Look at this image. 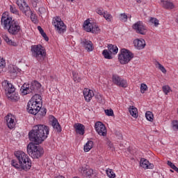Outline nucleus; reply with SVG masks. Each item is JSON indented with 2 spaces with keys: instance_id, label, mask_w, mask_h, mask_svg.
Returning <instances> with one entry per match:
<instances>
[{
  "instance_id": "nucleus-1",
  "label": "nucleus",
  "mask_w": 178,
  "mask_h": 178,
  "mask_svg": "<svg viewBox=\"0 0 178 178\" xmlns=\"http://www.w3.org/2000/svg\"><path fill=\"white\" fill-rule=\"evenodd\" d=\"M49 134V127L44 124L35 125L32 130L29 133L30 141L35 144H41Z\"/></svg>"
},
{
  "instance_id": "nucleus-2",
  "label": "nucleus",
  "mask_w": 178,
  "mask_h": 178,
  "mask_svg": "<svg viewBox=\"0 0 178 178\" xmlns=\"http://www.w3.org/2000/svg\"><path fill=\"white\" fill-rule=\"evenodd\" d=\"M15 159L11 161V165L15 169H19L20 170H30L31 169V159L29 157V155L24 153L23 151H17L14 153Z\"/></svg>"
},
{
  "instance_id": "nucleus-3",
  "label": "nucleus",
  "mask_w": 178,
  "mask_h": 178,
  "mask_svg": "<svg viewBox=\"0 0 178 178\" xmlns=\"http://www.w3.org/2000/svg\"><path fill=\"white\" fill-rule=\"evenodd\" d=\"M42 107V97L38 94L33 95L28 102L26 111L31 115H37Z\"/></svg>"
},
{
  "instance_id": "nucleus-4",
  "label": "nucleus",
  "mask_w": 178,
  "mask_h": 178,
  "mask_svg": "<svg viewBox=\"0 0 178 178\" xmlns=\"http://www.w3.org/2000/svg\"><path fill=\"white\" fill-rule=\"evenodd\" d=\"M32 56L39 62H44L47 58L45 47L41 44H34L31 47Z\"/></svg>"
},
{
  "instance_id": "nucleus-5",
  "label": "nucleus",
  "mask_w": 178,
  "mask_h": 178,
  "mask_svg": "<svg viewBox=\"0 0 178 178\" xmlns=\"http://www.w3.org/2000/svg\"><path fill=\"white\" fill-rule=\"evenodd\" d=\"M22 95L27 94H35V92H41V83L37 81H32L29 85H23L21 88Z\"/></svg>"
},
{
  "instance_id": "nucleus-6",
  "label": "nucleus",
  "mask_w": 178,
  "mask_h": 178,
  "mask_svg": "<svg viewBox=\"0 0 178 178\" xmlns=\"http://www.w3.org/2000/svg\"><path fill=\"white\" fill-rule=\"evenodd\" d=\"M27 152L29 156L33 159L41 158L44 154V149L40 146L35 145L33 143H29L27 146Z\"/></svg>"
},
{
  "instance_id": "nucleus-7",
  "label": "nucleus",
  "mask_w": 178,
  "mask_h": 178,
  "mask_svg": "<svg viewBox=\"0 0 178 178\" xmlns=\"http://www.w3.org/2000/svg\"><path fill=\"white\" fill-rule=\"evenodd\" d=\"M132 58H134L133 53L126 49H122L121 53L118 56V60L121 65H127Z\"/></svg>"
},
{
  "instance_id": "nucleus-8",
  "label": "nucleus",
  "mask_w": 178,
  "mask_h": 178,
  "mask_svg": "<svg viewBox=\"0 0 178 178\" xmlns=\"http://www.w3.org/2000/svg\"><path fill=\"white\" fill-rule=\"evenodd\" d=\"M52 24L55 27L56 31L58 33V34H63L65 31H66V25L65 22L62 21V19L59 17H56L53 18Z\"/></svg>"
},
{
  "instance_id": "nucleus-9",
  "label": "nucleus",
  "mask_w": 178,
  "mask_h": 178,
  "mask_svg": "<svg viewBox=\"0 0 178 178\" xmlns=\"http://www.w3.org/2000/svg\"><path fill=\"white\" fill-rule=\"evenodd\" d=\"M83 29L88 33H92L93 34H99L100 33L101 29L99 26L97 25L95 23H90V21L86 20L83 23Z\"/></svg>"
},
{
  "instance_id": "nucleus-10",
  "label": "nucleus",
  "mask_w": 178,
  "mask_h": 178,
  "mask_svg": "<svg viewBox=\"0 0 178 178\" xmlns=\"http://www.w3.org/2000/svg\"><path fill=\"white\" fill-rule=\"evenodd\" d=\"M15 2L22 13L29 17L30 13H31V9L30 8V6H29V4L26 3L24 0H15Z\"/></svg>"
},
{
  "instance_id": "nucleus-11",
  "label": "nucleus",
  "mask_w": 178,
  "mask_h": 178,
  "mask_svg": "<svg viewBox=\"0 0 178 178\" xmlns=\"http://www.w3.org/2000/svg\"><path fill=\"white\" fill-rule=\"evenodd\" d=\"M132 29L136 31L138 34L145 35L147 34V26L141 21H138L132 26Z\"/></svg>"
},
{
  "instance_id": "nucleus-12",
  "label": "nucleus",
  "mask_w": 178,
  "mask_h": 178,
  "mask_svg": "<svg viewBox=\"0 0 178 178\" xmlns=\"http://www.w3.org/2000/svg\"><path fill=\"white\" fill-rule=\"evenodd\" d=\"M1 22V26H3V29L8 30V28L10 27V24H12V22H15V20H13L12 17L9 16L8 13H4L2 15Z\"/></svg>"
},
{
  "instance_id": "nucleus-13",
  "label": "nucleus",
  "mask_w": 178,
  "mask_h": 178,
  "mask_svg": "<svg viewBox=\"0 0 178 178\" xmlns=\"http://www.w3.org/2000/svg\"><path fill=\"white\" fill-rule=\"evenodd\" d=\"M7 30L10 34H12L13 35H16L20 33V30H22V29L20 28V25H19V23L17 22L13 21V22L10 25V27H8Z\"/></svg>"
},
{
  "instance_id": "nucleus-14",
  "label": "nucleus",
  "mask_w": 178,
  "mask_h": 178,
  "mask_svg": "<svg viewBox=\"0 0 178 178\" xmlns=\"http://www.w3.org/2000/svg\"><path fill=\"white\" fill-rule=\"evenodd\" d=\"M6 124L10 130L15 129L16 126V117L9 113L5 117Z\"/></svg>"
},
{
  "instance_id": "nucleus-15",
  "label": "nucleus",
  "mask_w": 178,
  "mask_h": 178,
  "mask_svg": "<svg viewBox=\"0 0 178 178\" xmlns=\"http://www.w3.org/2000/svg\"><path fill=\"white\" fill-rule=\"evenodd\" d=\"M112 80L113 83L115 84V86L122 87V88H126L127 87V81L123 79L118 75H113Z\"/></svg>"
},
{
  "instance_id": "nucleus-16",
  "label": "nucleus",
  "mask_w": 178,
  "mask_h": 178,
  "mask_svg": "<svg viewBox=\"0 0 178 178\" xmlns=\"http://www.w3.org/2000/svg\"><path fill=\"white\" fill-rule=\"evenodd\" d=\"M95 129L99 136H102L103 137L106 136V127L102 122H97L95 124Z\"/></svg>"
},
{
  "instance_id": "nucleus-17",
  "label": "nucleus",
  "mask_w": 178,
  "mask_h": 178,
  "mask_svg": "<svg viewBox=\"0 0 178 178\" xmlns=\"http://www.w3.org/2000/svg\"><path fill=\"white\" fill-rule=\"evenodd\" d=\"M81 44L88 52H92L94 51V44L89 40L82 39L81 40Z\"/></svg>"
},
{
  "instance_id": "nucleus-18",
  "label": "nucleus",
  "mask_w": 178,
  "mask_h": 178,
  "mask_svg": "<svg viewBox=\"0 0 178 178\" xmlns=\"http://www.w3.org/2000/svg\"><path fill=\"white\" fill-rule=\"evenodd\" d=\"M160 5L164 9H175V4L170 0H161Z\"/></svg>"
},
{
  "instance_id": "nucleus-19",
  "label": "nucleus",
  "mask_w": 178,
  "mask_h": 178,
  "mask_svg": "<svg viewBox=\"0 0 178 178\" xmlns=\"http://www.w3.org/2000/svg\"><path fill=\"white\" fill-rule=\"evenodd\" d=\"M8 72L10 73L11 77L15 79V77L17 76L19 73H20V70L13 65H10L8 66Z\"/></svg>"
},
{
  "instance_id": "nucleus-20",
  "label": "nucleus",
  "mask_w": 178,
  "mask_h": 178,
  "mask_svg": "<svg viewBox=\"0 0 178 178\" xmlns=\"http://www.w3.org/2000/svg\"><path fill=\"white\" fill-rule=\"evenodd\" d=\"M74 129H75L76 134H79V136H84V133H86V127L84 125H83V124H75L74 125Z\"/></svg>"
},
{
  "instance_id": "nucleus-21",
  "label": "nucleus",
  "mask_w": 178,
  "mask_h": 178,
  "mask_svg": "<svg viewBox=\"0 0 178 178\" xmlns=\"http://www.w3.org/2000/svg\"><path fill=\"white\" fill-rule=\"evenodd\" d=\"M83 96L86 102H90L91 99H92V97H94V91L92 90H90L88 88H85L83 90Z\"/></svg>"
},
{
  "instance_id": "nucleus-22",
  "label": "nucleus",
  "mask_w": 178,
  "mask_h": 178,
  "mask_svg": "<svg viewBox=\"0 0 178 178\" xmlns=\"http://www.w3.org/2000/svg\"><path fill=\"white\" fill-rule=\"evenodd\" d=\"M134 44L136 49H144L145 48V40L144 39H136Z\"/></svg>"
},
{
  "instance_id": "nucleus-23",
  "label": "nucleus",
  "mask_w": 178,
  "mask_h": 178,
  "mask_svg": "<svg viewBox=\"0 0 178 178\" xmlns=\"http://www.w3.org/2000/svg\"><path fill=\"white\" fill-rule=\"evenodd\" d=\"M140 166L143 169H154V165L145 159H140Z\"/></svg>"
},
{
  "instance_id": "nucleus-24",
  "label": "nucleus",
  "mask_w": 178,
  "mask_h": 178,
  "mask_svg": "<svg viewBox=\"0 0 178 178\" xmlns=\"http://www.w3.org/2000/svg\"><path fill=\"white\" fill-rule=\"evenodd\" d=\"M81 173L86 178H91L92 175H94V170L82 168Z\"/></svg>"
},
{
  "instance_id": "nucleus-25",
  "label": "nucleus",
  "mask_w": 178,
  "mask_h": 178,
  "mask_svg": "<svg viewBox=\"0 0 178 178\" xmlns=\"http://www.w3.org/2000/svg\"><path fill=\"white\" fill-rule=\"evenodd\" d=\"M51 125L56 130L58 133H60L62 131V127H60V124L58 122V120L56 118H54L51 121Z\"/></svg>"
},
{
  "instance_id": "nucleus-26",
  "label": "nucleus",
  "mask_w": 178,
  "mask_h": 178,
  "mask_svg": "<svg viewBox=\"0 0 178 178\" xmlns=\"http://www.w3.org/2000/svg\"><path fill=\"white\" fill-rule=\"evenodd\" d=\"M3 84L6 86L9 94H13V92H15V86H13L12 83H9L8 81H5Z\"/></svg>"
},
{
  "instance_id": "nucleus-27",
  "label": "nucleus",
  "mask_w": 178,
  "mask_h": 178,
  "mask_svg": "<svg viewBox=\"0 0 178 178\" xmlns=\"http://www.w3.org/2000/svg\"><path fill=\"white\" fill-rule=\"evenodd\" d=\"M92 147H94V142L92 140H88L84 145L83 149L85 152H89L91 151Z\"/></svg>"
},
{
  "instance_id": "nucleus-28",
  "label": "nucleus",
  "mask_w": 178,
  "mask_h": 178,
  "mask_svg": "<svg viewBox=\"0 0 178 178\" xmlns=\"http://www.w3.org/2000/svg\"><path fill=\"white\" fill-rule=\"evenodd\" d=\"M108 50L109 51V52H111V54L116 55V54H118L119 51V49L116 45L108 44Z\"/></svg>"
},
{
  "instance_id": "nucleus-29",
  "label": "nucleus",
  "mask_w": 178,
  "mask_h": 178,
  "mask_svg": "<svg viewBox=\"0 0 178 178\" xmlns=\"http://www.w3.org/2000/svg\"><path fill=\"white\" fill-rule=\"evenodd\" d=\"M129 111L130 115L133 116V118H138V111H137V108L131 106L129 107Z\"/></svg>"
},
{
  "instance_id": "nucleus-30",
  "label": "nucleus",
  "mask_w": 178,
  "mask_h": 178,
  "mask_svg": "<svg viewBox=\"0 0 178 178\" xmlns=\"http://www.w3.org/2000/svg\"><path fill=\"white\" fill-rule=\"evenodd\" d=\"M3 38L4 41H6V42H7V44L8 45H12V47L17 46V43L12 41V40H10V39H9V37H8V35H6V34L3 35Z\"/></svg>"
},
{
  "instance_id": "nucleus-31",
  "label": "nucleus",
  "mask_w": 178,
  "mask_h": 178,
  "mask_svg": "<svg viewBox=\"0 0 178 178\" xmlns=\"http://www.w3.org/2000/svg\"><path fill=\"white\" fill-rule=\"evenodd\" d=\"M102 55L104 56L105 59H112L113 58L111 51H109L108 49L103 50Z\"/></svg>"
},
{
  "instance_id": "nucleus-32",
  "label": "nucleus",
  "mask_w": 178,
  "mask_h": 178,
  "mask_svg": "<svg viewBox=\"0 0 178 178\" xmlns=\"http://www.w3.org/2000/svg\"><path fill=\"white\" fill-rule=\"evenodd\" d=\"M103 17L106 20V22H112V19H113V17L111 13H109L108 11H104V14H103Z\"/></svg>"
},
{
  "instance_id": "nucleus-33",
  "label": "nucleus",
  "mask_w": 178,
  "mask_h": 178,
  "mask_svg": "<svg viewBox=\"0 0 178 178\" xmlns=\"http://www.w3.org/2000/svg\"><path fill=\"white\" fill-rule=\"evenodd\" d=\"M72 77L75 83H80V81H81V78L79 76V73L74 71L72 72Z\"/></svg>"
},
{
  "instance_id": "nucleus-34",
  "label": "nucleus",
  "mask_w": 178,
  "mask_h": 178,
  "mask_svg": "<svg viewBox=\"0 0 178 178\" xmlns=\"http://www.w3.org/2000/svg\"><path fill=\"white\" fill-rule=\"evenodd\" d=\"M145 118L149 122H154V114L151 111H147L145 113Z\"/></svg>"
},
{
  "instance_id": "nucleus-35",
  "label": "nucleus",
  "mask_w": 178,
  "mask_h": 178,
  "mask_svg": "<svg viewBox=\"0 0 178 178\" xmlns=\"http://www.w3.org/2000/svg\"><path fill=\"white\" fill-rule=\"evenodd\" d=\"M38 30L40 33L41 35L45 40V41H49V38L47 37V33L44 32V29L40 26H38Z\"/></svg>"
},
{
  "instance_id": "nucleus-36",
  "label": "nucleus",
  "mask_w": 178,
  "mask_h": 178,
  "mask_svg": "<svg viewBox=\"0 0 178 178\" xmlns=\"http://www.w3.org/2000/svg\"><path fill=\"white\" fill-rule=\"evenodd\" d=\"M155 66H156V67L159 69V70H161V72H162V73H164V74L166 73V69L165 68V67H163V65H162V64L159 63V62L156 61L155 63Z\"/></svg>"
},
{
  "instance_id": "nucleus-37",
  "label": "nucleus",
  "mask_w": 178,
  "mask_h": 178,
  "mask_svg": "<svg viewBox=\"0 0 178 178\" xmlns=\"http://www.w3.org/2000/svg\"><path fill=\"white\" fill-rule=\"evenodd\" d=\"M106 175H107L108 177H109V178L116 177V174H115V172H113V170L108 168L106 170Z\"/></svg>"
},
{
  "instance_id": "nucleus-38",
  "label": "nucleus",
  "mask_w": 178,
  "mask_h": 178,
  "mask_svg": "<svg viewBox=\"0 0 178 178\" xmlns=\"http://www.w3.org/2000/svg\"><path fill=\"white\" fill-rule=\"evenodd\" d=\"M149 22L152 23V24H154L155 27H158V26H159V20L155 17H151Z\"/></svg>"
},
{
  "instance_id": "nucleus-39",
  "label": "nucleus",
  "mask_w": 178,
  "mask_h": 178,
  "mask_svg": "<svg viewBox=\"0 0 178 178\" xmlns=\"http://www.w3.org/2000/svg\"><path fill=\"white\" fill-rule=\"evenodd\" d=\"M95 12L96 13H97V15H99V16H103L105 12H106V10H104L103 8L99 7L96 8Z\"/></svg>"
},
{
  "instance_id": "nucleus-40",
  "label": "nucleus",
  "mask_w": 178,
  "mask_h": 178,
  "mask_svg": "<svg viewBox=\"0 0 178 178\" xmlns=\"http://www.w3.org/2000/svg\"><path fill=\"white\" fill-rule=\"evenodd\" d=\"M148 90V86L145 83H141L140 85V92L141 94H145V91Z\"/></svg>"
},
{
  "instance_id": "nucleus-41",
  "label": "nucleus",
  "mask_w": 178,
  "mask_h": 178,
  "mask_svg": "<svg viewBox=\"0 0 178 178\" xmlns=\"http://www.w3.org/2000/svg\"><path fill=\"white\" fill-rule=\"evenodd\" d=\"M119 19L121 22H127V19H128L127 15H126V13H121L120 14Z\"/></svg>"
},
{
  "instance_id": "nucleus-42",
  "label": "nucleus",
  "mask_w": 178,
  "mask_h": 178,
  "mask_svg": "<svg viewBox=\"0 0 178 178\" xmlns=\"http://www.w3.org/2000/svg\"><path fill=\"white\" fill-rule=\"evenodd\" d=\"M162 90L165 95H168V92H170V91H172L169 86H163Z\"/></svg>"
},
{
  "instance_id": "nucleus-43",
  "label": "nucleus",
  "mask_w": 178,
  "mask_h": 178,
  "mask_svg": "<svg viewBox=\"0 0 178 178\" xmlns=\"http://www.w3.org/2000/svg\"><path fill=\"white\" fill-rule=\"evenodd\" d=\"M10 10L14 15H19V10H17V8L15 6H10Z\"/></svg>"
},
{
  "instance_id": "nucleus-44",
  "label": "nucleus",
  "mask_w": 178,
  "mask_h": 178,
  "mask_svg": "<svg viewBox=\"0 0 178 178\" xmlns=\"http://www.w3.org/2000/svg\"><path fill=\"white\" fill-rule=\"evenodd\" d=\"M29 16H31V20L33 22V23H37V15L33 14V11L31 10Z\"/></svg>"
},
{
  "instance_id": "nucleus-45",
  "label": "nucleus",
  "mask_w": 178,
  "mask_h": 178,
  "mask_svg": "<svg viewBox=\"0 0 178 178\" xmlns=\"http://www.w3.org/2000/svg\"><path fill=\"white\" fill-rule=\"evenodd\" d=\"M6 66V61L4 60L3 58L0 57V69H4Z\"/></svg>"
},
{
  "instance_id": "nucleus-46",
  "label": "nucleus",
  "mask_w": 178,
  "mask_h": 178,
  "mask_svg": "<svg viewBox=\"0 0 178 178\" xmlns=\"http://www.w3.org/2000/svg\"><path fill=\"white\" fill-rule=\"evenodd\" d=\"M172 124V128L175 131L177 130L178 131V121L177 120H173L171 123Z\"/></svg>"
},
{
  "instance_id": "nucleus-47",
  "label": "nucleus",
  "mask_w": 178,
  "mask_h": 178,
  "mask_svg": "<svg viewBox=\"0 0 178 178\" xmlns=\"http://www.w3.org/2000/svg\"><path fill=\"white\" fill-rule=\"evenodd\" d=\"M39 115H40V116H45L47 115V108L40 107Z\"/></svg>"
},
{
  "instance_id": "nucleus-48",
  "label": "nucleus",
  "mask_w": 178,
  "mask_h": 178,
  "mask_svg": "<svg viewBox=\"0 0 178 178\" xmlns=\"http://www.w3.org/2000/svg\"><path fill=\"white\" fill-rule=\"evenodd\" d=\"M10 99L13 101H19V99H20V96H19V95H12L10 96Z\"/></svg>"
},
{
  "instance_id": "nucleus-49",
  "label": "nucleus",
  "mask_w": 178,
  "mask_h": 178,
  "mask_svg": "<svg viewBox=\"0 0 178 178\" xmlns=\"http://www.w3.org/2000/svg\"><path fill=\"white\" fill-rule=\"evenodd\" d=\"M105 113L107 116H113V110L106 109L105 110Z\"/></svg>"
},
{
  "instance_id": "nucleus-50",
  "label": "nucleus",
  "mask_w": 178,
  "mask_h": 178,
  "mask_svg": "<svg viewBox=\"0 0 178 178\" xmlns=\"http://www.w3.org/2000/svg\"><path fill=\"white\" fill-rule=\"evenodd\" d=\"M167 165H168V166L170 167L171 169H172L173 170H174L175 168H176V165H175L173 164V163H172V161H168Z\"/></svg>"
},
{
  "instance_id": "nucleus-51",
  "label": "nucleus",
  "mask_w": 178,
  "mask_h": 178,
  "mask_svg": "<svg viewBox=\"0 0 178 178\" xmlns=\"http://www.w3.org/2000/svg\"><path fill=\"white\" fill-rule=\"evenodd\" d=\"M174 170L177 172V173H178V168L177 166H175V168H174Z\"/></svg>"
},
{
  "instance_id": "nucleus-52",
  "label": "nucleus",
  "mask_w": 178,
  "mask_h": 178,
  "mask_svg": "<svg viewBox=\"0 0 178 178\" xmlns=\"http://www.w3.org/2000/svg\"><path fill=\"white\" fill-rule=\"evenodd\" d=\"M138 3H141V0H136Z\"/></svg>"
},
{
  "instance_id": "nucleus-53",
  "label": "nucleus",
  "mask_w": 178,
  "mask_h": 178,
  "mask_svg": "<svg viewBox=\"0 0 178 178\" xmlns=\"http://www.w3.org/2000/svg\"><path fill=\"white\" fill-rule=\"evenodd\" d=\"M38 0H33V2H38Z\"/></svg>"
},
{
  "instance_id": "nucleus-54",
  "label": "nucleus",
  "mask_w": 178,
  "mask_h": 178,
  "mask_svg": "<svg viewBox=\"0 0 178 178\" xmlns=\"http://www.w3.org/2000/svg\"><path fill=\"white\" fill-rule=\"evenodd\" d=\"M67 1H70L71 2H73L74 0H67Z\"/></svg>"
},
{
  "instance_id": "nucleus-55",
  "label": "nucleus",
  "mask_w": 178,
  "mask_h": 178,
  "mask_svg": "<svg viewBox=\"0 0 178 178\" xmlns=\"http://www.w3.org/2000/svg\"><path fill=\"white\" fill-rule=\"evenodd\" d=\"M170 172H173V170H170Z\"/></svg>"
}]
</instances>
